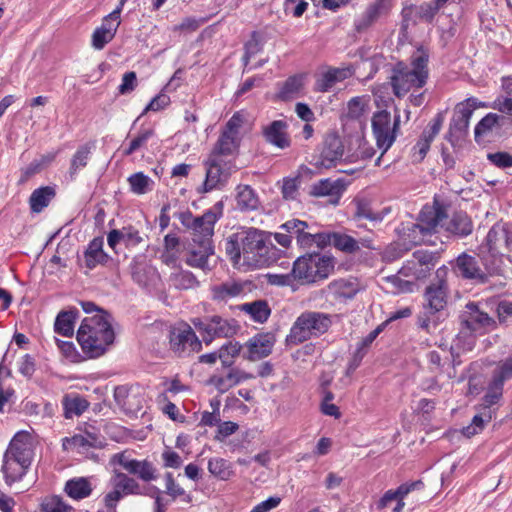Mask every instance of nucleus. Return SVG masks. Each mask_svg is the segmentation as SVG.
Returning a JSON list of instances; mask_svg holds the SVG:
<instances>
[{
	"label": "nucleus",
	"mask_w": 512,
	"mask_h": 512,
	"mask_svg": "<svg viewBox=\"0 0 512 512\" xmlns=\"http://www.w3.org/2000/svg\"><path fill=\"white\" fill-rule=\"evenodd\" d=\"M223 208V202L218 201L201 216H194L189 209L174 214L190 233L185 259L188 266L202 270L208 267V258L214 254V227L223 215Z\"/></svg>",
	"instance_id": "obj_1"
},
{
	"label": "nucleus",
	"mask_w": 512,
	"mask_h": 512,
	"mask_svg": "<svg viewBox=\"0 0 512 512\" xmlns=\"http://www.w3.org/2000/svg\"><path fill=\"white\" fill-rule=\"evenodd\" d=\"M448 268L445 265L435 272L434 281L428 285L424 292L425 304L417 315V326L431 334L442 323L447 313L445 311L448 299Z\"/></svg>",
	"instance_id": "obj_2"
},
{
	"label": "nucleus",
	"mask_w": 512,
	"mask_h": 512,
	"mask_svg": "<svg viewBox=\"0 0 512 512\" xmlns=\"http://www.w3.org/2000/svg\"><path fill=\"white\" fill-rule=\"evenodd\" d=\"M429 50L423 45L410 56V63L398 61L392 68L390 84L394 95L404 97L412 89H420L425 86L429 77Z\"/></svg>",
	"instance_id": "obj_3"
},
{
	"label": "nucleus",
	"mask_w": 512,
	"mask_h": 512,
	"mask_svg": "<svg viewBox=\"0 0 512 512\" xmlns=\"http://www.w3.org/2000/svg\"><path fill=\"white\" fill-rule=\"evenodd\" d=\"M111 319V314L104 312L82 320L77 331V341L87 357L102 356L107 348L114 343L115 333Z\"/></svg>",
	"instance_id": "obj_4"
},
{
	"label": "nucleus",
	"mask_w": 512,
	"mask_h": 512,
	"mask_svg": "<svg viewBox=\"0 0 512 512\" xmlns=\"http://www.w3.org/2000/svg\"><path fill=\"white\" fill-rule=\"evenodd\" d=\"M335 258L319 251L299 256L293 263L290 275H282L279 283L286 284L290 276L301 285H312L327 279L334 271Z\"/></svg>",
	"instance_id": "obj_5"
},
{
	"label": "nucleus",
	"mask_w": 512,
	"mask_h": 512,
	"mask_svg": "<svg viewBox=\"0 0 512 512\" xmlns=\"http://www.w3.org/2000/svg\"><path fill=\"white\" fill-rule=\"evenodd\" d=\"M241 247L247 265L264 267L276 260L275 246L267 240L266 234L258 229L250 228L242 233Z\"/></svg>",
	"instance_id": "obj_6"
},
{
	"label": "nucleus",
	"mask_w": 512,
	"mask_h": 512,
	"mask_svg": "<svg viewBox=\"0 0 512 512\" xmlns=\"http://www.w3.org/2000/svg\"><path fill=\"white\" fill-rule=\"evenodd\" d=\"M332 325L329 314L317 311H307L297 317L286 337L287 344L298 345L312 336H320Z\"/></svg>",
	"instance_id": "obj_7"
},
{
	"label": "nucleus",
	"mask_w": 512,
	"mask_h": 512,
	"mask_svg": "<svg viewBox=\"0 0 512 512\" xmlns=\"http://www.w3.org/2000/svg\"><path fill=\"white\" fill-rule=\"evenodd\" d=\"M194 327L201 333L206 345L215 338H230L237 334L240 326L235 319H225L219 315L207 316L203 319L194 318Z\"/></svg>",
	"instance_id": "obj_8"
},
{
	"label": "nucleus",
	"mask_w": 512,
	"mask_h": 512,
	"mask_svg": "<svg viewBox=\"0 0 512 512\" xmlns=\"http://www.w3.org/2000/svg\"><path fill=\"white\" fill-rule=\"evenodd\" d=\"M371 125L376 145L384 154L396 140L400 128V114L397 112L393 123H391L390 112L387 110L377 111L373 114Z\"/></svg>",
	"instance_id": "obj_9"
},
{
	"label": "nucleus",
	"mask_w": 512,
	"mask_h": 512,
	"mask_svg": "<svg viewBox=\"0 0 512 512\" xmlns=\"http://www.w3.org/2000/svg\"><path fill=\"white\" fill-rule=\"evenodd\" d=\"M480 106L484 105L474 97L467 98L455 106L448 132L445 135V139L452 146H456L457 142L467 134L473 112Z\"/></svg>",
	"instance_id": "obj_10"
},
{
	"label": "nucleus",
	"mask_w": 512,
	"mask_h": 512,
	"mask_svg": "<svg viewBox=\"0 0 512 512\" xmlns=\"http://www.w3.org/2000/svg\"><path fill=\"white\" fill-rule=\"evenodd\" d=\"M204 166L206 167V178L202 186L198 188L199 193H207L224 187L236 169L234 161L211 156H208Z\"/></svg>",
	"instance_id": "obj_11"
},
{
	"label": "nucleus",
	"mask_w": 512,
	"mask_h": 512,
	"mask_svg": "<svg viewBox=\"0 0 512 512\" xmlns=\"http://www.w3.org/2000/svg\"><path fill=\"white\" fill-rule=\"evenodd\" d=\"M438 252L428 250H416L411 258L406 260L399 270V274L414 280L426 279L439 262Z\"/></svg>",
	"instance_id": "obj_12"
},
{
	"label": "nucleus",
	"mask_w": 512,
	"mask_h": 512,
	"mask_svg": "<svg viewBox=\"0 0 512 512\" xmlns=\"http://www.w3.org/2000/svg\"><path fill=\"white\" fill-rule=\"evenodd\" d=\"M344 144L341 137L331 132L326 134L318 153L313 156L312 164L317 169H331L341 163L344 156Z\"/></svg>",
	"instance_id": "obj_13"
},
{
	"label": "nucleus",
	"mask_w": 512,
	"mask_h": 512,
	"mask_svg": "<svg viewBox=\"0 0 512 512\" xmlns=\"http://www.w3.org/2000/svg\"><path fill=\"white\" fill-rule=\"evenodd\" d=\"M510 379H512V357L501 361L494 369L480 406L490 410L493 405L497 404L502 399L504 383Z\"/></svg>",
	"instance_id": "obj_14"
},
{
	"label": "nucleus",
	"mask_w": 512,
	"mask_h": 512,
	"mask_svg": "<svg viewBox=\"0 0 512 512\" xmlns=\"http://www.w3.org/2000/svg\"><path fill=\"white\" fill-rule=\"evenodd\" d=\"M110 462L120 465L129 474L137 476L144 482H151L158 478L156 467L147 459H132L125 452H120L114 454Z\"/></svg>",
	"instance_id": "obj_15"
},
{
	"label": "nucleus",
	"mask_w": 512,
	"mask_h": 512,
	"mask_svg": "<svg viewBox=\"0 0 512 512\" xmlns=\"http://www.w3.org/2000/svg\"><path fill=\"white\" fill-rule=\"evenodd\" d=\"M393 0H374L369 3L360 16L354 19L353 29L358 34L367 32L381 17L390 14Z\"/></svg>",
	"instance_id": "obj_16"
},
{
	"label": "nucleus",
	"mask_w": 512,
	"mask_h": 512,
	"mask_svg": "<svg viewBox=\"0 0 512 512\" xmlns=\"http://www.w3.org/2000/svg\"><path fill=\"white\" fill-rule=\"evenodd\" d=\"M170 347L176 353L198 352L202 343L187 323H181L170 331Z\"/></svg>",
	"instance_id": "obj_17"
},
{
	"label": "nucleus",
	"mask_w": 512,
	"mask_h": 512,
	"mask_svg": "<svg viewBox=\"0 0 512 512\" xmlns=\"http://www.w3.org/2000/svg\"><path fill=\"white\" fill-rule=\"evenodd\" d=\"M445 115L444 112H438L435 117L430 121L427 128H425L417 140L416 144L413 146V161L416 163H420L426 157L431 143L435 139V137L440 132L442 125L444 123Z\"/></svg>",
	"instance_id": "obj_18"
},
{
	"label": "nucleus",
	"mask_w": 512,
	"mask_h": 512,
	"mask_svg": "<svg viewBox=\"0 0 512 512\" xmlns=\"http://www.w3.org/2000/svg\"><path fill=\"white\" fill-rule=\"evenodd\" d=\"M447 212L443 205L436 204L434 207H425L419 215V222L412 225V231H419L422 236L430 235L436 231L439 225L447 219Z\"/></svg>",
	"instance_id": "obj_19"
},
{
	"label": "nucleus",
	"mask_w": 512,
	"mask_h": 512,
	"mask_svg": "<svg viewBox=\"0 0 512 512\" xmlns=\"http://www.w3.org/2000/svg\"><path fill=\"white\" fill-rule=\"evenodd\" d=\"M275 342L276 337L274 333H257L245 343L244 346L247 348V352L243 354V358L248 361H257L265 358L272 353Z\"/></svg>",
	"instance_id": "obj_20"
},
{
	"label": "nucleus",
	"mask_w": 512,
	"mask_h": 512,
	"mask_svg": "<svg viewBox=\"0 0 512 512\" xmlns=\"http://www.w3.org/2000/svg\"><path fill=\"white\" fill-rule=\"evenodd\" d=\"M452 269L457 276L463 279L474 280L481 284L488 281V276L481 270L477 258L465 252L452 262Z\"/></svg>",
	"instance_id": "obj_21"
},
{
	"label": "nucleus",
	"mask_w": 512,
	"mask_h": 512,
	"mask_svg": "<svg viewBox=\"0 0 512 512\" xmlns=\"http://www.w3.org/2000/svg\"><path fill=\"white\" fill-rule=\"evenodd\" d=\"M437 13L429 2H424L420 5H408L403 7L401 11V30L406 31L410 24L416 25L419 21L432 23Z\"/></svg>",
	"instance_id": "obj_22"
},
{
	"label": "nucleus",
	"mask_w": 512,
	"mask_h": 512,
	"mask_svg": "<svg viewBox=\"0 0 512 512\" xmlns=\"http://www.w3.org/2000/svg\"><path fill=\"white\" fill-rule=\"evenodd\" d=\"M288 123L284 120H274L262 127L264 140L279 149H287L291 146V138L288 133Z\"/></svg>",
	"instance_id": "obj_23"
},
{
	"label": "nucleus",
	"mask_w": 512,
	"mask_h": 512,
	"mask_svg": "<svg viewBox=\"0 0 512 512\" xmlns=\"http://www.w3.org/2000/svg\"><path fill=\"white\" fill-rule=\"evenodd\" d=\"M32 443L26 432H18L10 441L4 456L17 460L19 463H32Z\"/></svg>",
	"instance_id": "obj_24"
},
{
	"label": "nucleus",
	"mask_w": 512,
	"mask_h": 512,
	"mask_svg": "<svg viewBox=\"0 0 512 512\" xmlns=\"http://www.w3.org/2000/svg\"><path fill=\"white\" fill-rule=\"evenodd\" d=\"M468 315L463 317L462 323L473 332H478L485 328H494L496 322L487 313L479 309L478 304L469 302L466 305Z\"/></svg>",
	"instance_id": "obj_25"
},
{
	"label": "nucleus",
	"mask_w": 512,
	"mask_h": 512,
	"mask_svg": "<svg viewBox=\"0 0 512 512\" xmlns=\"http://www.w3.org/2000/svg\"><path fill=\"white\" fill-rule=\"evenodd\" d=\"M253 378H255L254 374L233 367L229 369L225 376L212 375L209 378V383L214 385L219 392L225 393L241 382Z\"/></svg>",
	"instance_id": "obj_26"
},
{
	"label": "nucleus",
	"mask_w": 512,
	"mask_h": 512,
	"mask_svg": "<svg viewBox=\"0 0 512 512\" xmlns=\"http://www.w3.org/2000/svg\"><path fill=\"white\" fill-rule=\"evenodd\" d=\"M103 237L93 238L84 251L85 266L93 270L98 265L106 266L112 258L103 250Z\"/></svg>",
	"instance_id": "obj_27"
},
{
	"label": "nucleus",
	"mask_w": 512,
	"mask_h": 512,
	"mask_svg": "<svg viewBox=\"0 0 512 512\" xmlns=\"http://www.w3.org/2000/svg\"><path fill=\"white\" fill-rule=\"evenodd\" d=\"M351 206L353 207L352 220L361 221L369 220L371 222H381L387 212H375L372 208L371 200L363 196L355 197Z\"/></svg>",
	"instance_id": "obj_28"
},
{
	"label": "nucleus",
	"mask_w": 512,
	"mask_h": 512,
	"mask_svg": "<svg viewBox=\"0 0 512 512\" xmlns=\"http://www.w3.org/2000/svg\"><path fill=\"white\" fill-rule=\"evenodd\" d=\"M445 230L458 238L469 236L473 232V222L471 217L464 211H456L452 214L450 220L442 225Z\"/></svg>",
	"instance_id": "obj_29"
},
{
	"label": "nucleus",
	"mask_w": 512,
	"mask_h": 512,
	"mask_svg": "<svg viewBox=\"0 0 512 512\" xmlns=\"http://www.w3.org/2000/svg\"><path fill=\"white\" fill-rule=\"evenodd\" d=\"M345 188L346 183L343 179L331 180L327 178L313 184L311 187L310 195L314 197H336V200L333 203H338V199L345 191Z\"/></svg>",
	"instance_id": "obj_30"
},
{
	"label": "nucleus",
	"mask_w": 512,
	"mask_h": 512,
	"mask_svg": "<svg viewBox=\"0 0 512 512\" xmlns=\"http://www.w3.org/2000/svg\"><path fill=\"white\" fill-rule=\"evenodd\" d=\"M359 283L356 279L340 278L330 282L327 291L334 299H352L359 292Z\"/></svg>",
	"instance_id": "obj_31"
},
{
	"label": "nucleus",
	"mask_w": 512,
	"mask_h": 512,
	"mask_svg": "<svg viewBox=\"0 0 512 512\" xmlns=\"http://www.w3.org/2000/svg\"><path fill=\"white\" fill-rule=\"evenodd\" d=\"M79 314V310L75 307L60 311L55 319L54 331L64 337L73 336L74 325Z\"/></svg>",
	"instance_id": "obj_32"
},
{
	"label": "nucleus",
	"mask_w": 512,
	"mask_h": 512,
	"mask_svg": "<svg viewBox=\"0 0 512 512\" xmlns=\"http://www.w3.org/2000/svg\"><path fill=\"white\" fill-rule=\"evenodd\" d=\"M30 464L19 463L17 460L3 456L2 472L4 474L5 483L11 486L13 483L20 481L27 473Z\"/></svg>",
	"instance_id": "obj_33"
},
{
	"label": "nucleus",
	"mask_w": 512,
	"mask_h": 512,
	"mask_svg": "<svg viewBox=\"0 0 512 512\" xmlns=\"http://www.w3.org/2000/svg\"><path fill=\"white\" fill-rule=\"evenodd\" d=\"M56 191L52 186H42L35 189L29 197V205L32 213L42 212L54 199Z\"/></svg>",
	"instance_id": "obj_34"
},
{
	"label": "nucleus",
	"mask_w": 512,
	"mask_h": 512,
	"mask_svg": "<svg viewBox=\"0 0 512 512\" xmlns=\"http://www.w3.org/2000/svg\"><path fill=\"white\" fill-rule=\"evenodd\" d=\"M236 203L240 211H254L260 202L256 191L250 185H238L236 187Z\"/></svg>",
	"instance_id": "obj_35"
},
{
	"label": "nucleus",
	"mask_w": 512,
	"mask_h": 512,
	"mask_svg": "<svg viewBox=\"0 0 512 512\" xmlns=\"http://www.w3.org/2000/svg\"><path fill=\"white\" fill-rule=\"evenodd\" d=\"M65 493L74 500H82L92 494L90 481L84 477H76L68 480L64 487Z\"/></svg>",
	"instance_id": "obj_36"
},
{
	"label": "nucleus",
	"mask_w": 512,
	"mask_h": 512,
	"mask_svg": "<svg viewBox=\"0 0 512 512\" xmlns=\"http://www.w3.org/2000/svg\"><path fill=\"white\" fill-rule=\"evenodd\" d=\"M240 310L250 315L251 319L258 323H265L271 315V309L266 300H256L244 303L240 306Z\"/></svg>",
	"instance_id": "obj_37"
},
{
	"label": "nucleus",
	"mask_w": 512,
	"mask_h": 512,
	"mask_svg": "<svg viewBox=\"0 0 512 512\" xmlns=\"http://www.w3.org/2000/svg\"><path fill=\"white\" fill-rule=\"evenodd\" d=\"M238 146L236 137L221 132L209 156L224 159L225 156L232 155Z\"/></svg>",
	"instance_id": "obj_38"
},
{
	"label": "nucleus",
	"mask_w": 512,
	"mask_h": 512,
	"mask_svg": "<svg viewBox=\"0 0 512 512\" xmlns=\"http://www.w3.org/2000/svg\"><path fill=\"white\" fill-rule=\"evenodd\" d=\"M111 479L116 482L117 487L121 488L122 492L127 496L145 494V488L143 489L136 479L126 473L114 470V474Z\"/></svg>",
	"instance_id": "obj_39"
},
{
	"label": "nucleus",
	"mask_w": 512,
	"mask_h": 512,
	"mask_svg": "<svg viewBox=\"0 0 512 512\" xmlns=\"http://www.w3.org/2000/svg\"><path fill=\"white\" fill-rule=\"evenodd\" d=\"M501 83L506 96L497 97L491 107L501 113H506L512 116V76L502 77Z\"/></svg>",
	"instance_id": "obj_40"
},
{
	"label": "nucleus",
	"mask_w": 512,
	"mask_h": 512,
	"mask_svg": "<svg viewBox=\"0 0 512 512\" xmlns=\"http://www.w3.org/2000/svg\"><path fill=\"white\" fill-rule=\"evenodd\" d=\"M88 407L89 402L79 395H66L63 399L64 416L67 419L72 418L73 416H80L88 409Z\"/></svg>",
	"instance_id": "obj_41"
},
{
	"label": "nucleus",
	"mask_w": 512,
	"mask_h": 512,
	"mask_svg": "<svg viewBox=\"0 0 512 512\" xmlns=\"http://www.w3.org/2000/svg\"><path fill=\"white\" fill-rule=\"evenodd\" d=\"M243 292V285L238 282H224L212 288L213 299L226 301L239 296Z\"/></svg>",
	"instance_id": "obj_42"
},
{
	"label": "nucleus",
	"mask_w": 512,
	"mask_h": 512,
	"mask_svg": "<svg viewBox=\"0 0 512 512\" xmlns=\"http://www.w3.org/2000/svg\"><path fill=\"white\" fill-rule=\"evenodd\" d=\"M242 345L238 341H228L218 350L219 360L223 368H233L235 358L241 353Z\"/></svg>",
	"instance_id": "obj_43"
},
{
	"label": "nucleus",
	"mask_w": 512,
	"mask_h": 512,
	"mask_svg": "<svg viewBox=\"0 0 512 512\" xmlns=\"http://www.w3.org/2000/svg\"><path fill=\"white\" fill-rule=\"evenodd\" d=\"M506 121L507 118L503 115L488 113L477 123L474 131L475 139L478 140L481 135L491 131L494 127L501 128L506 123Z\"/></svg>",
	"instance_id": "obj_44"
},
{
	"label": "nucleus",
	"mask_w": 512,
	"mask_h": 512,
	"mask_svg": "<svg viewBox=\"0 0 512 512\" xmlns=\"http://www.w3.org/2000/svg\"><path fill=\"white\" fill-rule=\"evenodd\" d=\"M491 419V410L484 409L483 412L476 414L472 418L471 423L463 427L461 432L465 437L471 438L474 435L480 433L484 429L485 425L491 421Z\"/></svg>",
	"instance_id": "obj_45"
},
{
	"label": "nucleus",
	"mask_w": 512,
	"mask_h": 512,
	"mask_svg": "<svg viewBox=\"0 0 512 512\" xmlns=\"http://www.w3.org/2000/svg\"><path fill=\"white\" fill-rule=\"evenodd\" d=\"M171 284L178 290L194 289L200 285L196 276L188 270H181L170 276Z\"/></svg>",
	"instance_id": "obj_46"
},
{
	"label": "nucleus",
	"mask_w": 512,
	"mask_h": 512,
	"mask_svg": "<svg viewBox=\"0 0 512 512\" xmlns=\"http://www.w3.org/2000/svg\"><path fill=\"white\" fill-rule=\"evenodd\" d=\"M299 176L295 178H284L283 186H282V195L286 200H294L298 191V179L301 176H312L313 171L307 166H300L299 168Z\"/></svg>",
	"instance_id": "obj_47"
},
{
	"label": "nucleus",
	"mask_w": 512,
	"mask_h": 512,
	"mask_svg": "<svg viewBox=\"0 0 512 512\" xmlns=\"http://www.w3.org/2000/svg\"><path fill=\"white\" fill-rule=\"evenodd\" d=\"M91 149L92 147L89 144H84L78 147L77 151L72 156L70 163L69 175L71 179L75 178L79 169L87 166Z\"/></svg>",
	"instance_id": "obj_48"
},
{
	"label": "nucleus",
	"mask_w": 512,
	"mask_h": 512,
	"mask_svg": "<svg viewBox=\"0 0 512 512\" xmlns=\"http://www.w3.org/2000/svg\"><path fill=\"white\" fill-rule=\"evenodd\" d=\"M332 245L336 249L348 254H353L360 250L359 242L355 238L340 232H333Z\"/></svg>",
	"instance_id": "obj_49"
},
{
	"label": "nucleus",
	"mask_w": 512,
	"mask_h": 512,
	"mask_svg": "<svg viewBox=\"0 0 512 512\" xmlns=\"http://www.w3.org/2000/svg\"><path fill=\"white\" fill-rule=\"evenodd\" d=\"M130 190L137 195H143L151 190L150 185L153 181L143 172H137L128 177Z\"/></svg>",
	"instance_id": "obj_50"
},
{
	"label": "nucleus",
	"mask_w": 512,
	"mask_h": 512,
	"mask_svg": "<svg viewBox=\"0 0 512 512\" xmlns=\"http://www.w3.org/2000/svg\"><path fill=\"white\" fill-rule=\"evenodd\" d=\"M263 49V40L259 32L253 31L250 39L244 45L243 63L247 65L249 60L261 52Z\"/></svg>",
	"instance_id": "obj_51"
},
{
	"label": "nucleus",
	"mask_w": 512,
	"mask_h": 512,
	"mask_svg": "<svg viewBox=\"0 0 512 512\" xmlns=\"http://www.w3.org/2000/svg\"><path fill=\"white\" fill-rule=\"evenodd\" d=\"M241 236L242 233L232 234L226 239L225 242L226 255L234 264L239 263L241 256H243L241 247Z\"/></svg>",
	"instance_id": "obj_52"
},
{
	"label": "nucleus",
	"mask_w": 512,
	"mask_h": 512,
	"mask_svg": "<svg viewBox=\"0 0 512 512\" xmlns=\"http://www.w3.org/2000/svg\"><path fill=\"white\" fill-rule=\"evenodd\" d=\"M505 226L495 224L489 230L486 236V244L489 251H497L501 246H504Z\"/></svg>",
	"instance_id": "obj_53"
},
{
	"label": "nucleus",
	"mask_w": 512,
	"mask_h": 512,
	"mask_svg": "<svg viewBox=\"0 0 512 512\" xmlns=\"http://www.w3.org/2000/svg\"><path fill=\"white\" fill-rule=\"evenodd\" d=\"M209 472L220 478L221 480H227L232 475L230 463L223 458H213L208 462Z\"/></svg>",
	"instance_id": "obj_54"
},
{
	"label": "nucleus",
	"mask_w": 512,
	"mask_h": 512,
	"mask_svg": "<svg viewBox=\"0 0 512 512\" xmlns=\"http://www.w3.org/2000/svg\"><path fill=\"white\" fill-rule=\"evenodd\" d=\"M155 135V131L153 128L142 129L139 131L138 135L131 140L129 146L123 150L124 156H130L135 151L144 147L147 141Z\"/></svg>",
	"instance_id": "obj_55"
},
{
	"label": "nucleus",
	"mask_w": 512,
	"mask_h": 512,
	"mask_svg": "<svg viewBox=\"0 0 512 512\" xmlns=\"http://www.w3.org/2000/svg\"><path fill=\"white\" fill-rule=\"evenodd\" d=\"M111 484L113 486V490L104 495L103 503L105 508L107 509V512H117L116 508L118 502L127 495L124 494V492H122L121 488L117 487L116 482H114L112 479Z\"/></svg>",
	"instance_id": "obj_56"
},
{
	"label": "nucleus",
	"mask_w": 512,
	"mask_h": 512,
	"mask_svg": "<svg viewBox=\"0 0 512 512\" xmlns=\"http://www.w3.org/2000/svg\"><path fill=\"white\" fill-rule=\"evenodd\" d=\"M114 37V31L97 27L92 34V47L96 50H102Z\"/></svg>",
	"instance_id": "obj_57"
},
{
	"label": "nucleus",
	"mask_w": 512,
	"mask_h": 512,
	"mask_svg": "<svg viewBox=\"0 0 512 512\" xmlns=\"http://www.w3.org/2000/svg\"><path fill=\"white\" fill-rule=\"evenodd\" d=\"M308 227L309 225L305 221L299 219H291L282 224L280 229H283L285 232L289 233V235H292V238H296L298 243L299 238L305 233Z\"/></svg>",
	"instance_id": "obj_58"
},
{
	"label": "nucleus",
	"mask_w": 512,
	"mask_h": 512,
	"mask_svg": "<svg viewBox=\"0 0 512 512\" xmlns=\"http://www.w3.org/2000/svg\"><path fill=\"white\" fill-rule=\"evenodd\" d=\"M301 87V79L297 76H291L283 83L278 93V97L282 100H288L293 94L297 93Z\"/></svg>",
	"instance_id": "obj_59"
},
{
	"label": "nucleus",
	"mask_w": 512,
	"mask_h": 512,
	"mask_svg": "<svg viewBox=\"0 0 512 512\" xmlns=\"http://www.w3.org/2000/svg\"><path fill=\"white\" fill-rule=\"evenodd\" d=\"M41 508L43 512H67L71 507L61 497L52 496L42 502Z\"/></svg>",
	"instance_id": "obj_60"
},
{
	"label": "nucleus",
	"mask_w": 512,
	"mask_h": 512,
	"mask_svg": "<svg viewBox=\"0 0 512 512\" xmlns=\"http://www.w3.org/2000/svg\"><path fill=\"white\" fill-rule=\"evenodd\" d=\"M424 484L421 480H416L412 482H406L397 487V489L392 490L396 500H402L407 496L410 492L414 490H418L423 488Z\"/></svg>",
	"instance_id": "obj_61"
},
{
	"label": "nucleus",
	"mask_w": 512,
	"mask_h": 512,
	"mask_svg": "<svg viewBox=\"0 0 512 512\" xmlns=\"http://www.w3.org/2000/svg\"><path fill=\"white\" fill-rule=\"evenodd\" d=\"M336 84L331 68L324 72L315 82V91L328 92Z\"/></svg>",
	"instance_id": "obj_62"
},
{
	"label": "nucleus",
	"mask_w": 512,
	"mask_h": 512,
	"mask_svg": "<svg viewBox=\"0 0 512 512\" xmlns=\"http://www.w3.org/2000/svg\"><path fill=\"white\" fill-rule=\"evenodd\" d=\"M123 243L126 247L137 246L142 242V237L139 231L133 226H125L122 228Z\"/></svg>",
	"instance_id": "obj_63"
},
{
	"label": "nucleus",
	"mask_w": 512,
	"mask_h": 512,
	"mask_svg": "<svg viewBox=\"0 0 512 512\" xmlns=\"http://www.w3.org/2000/svg\"><path fill=\"white\" fill-rule=\"evenodd\" d=\"M488 160L499 168L512 167V155L508 152H495L487 155Z\"/></svg>",
	"instance_id": "obj_64"
}]
</instances>
